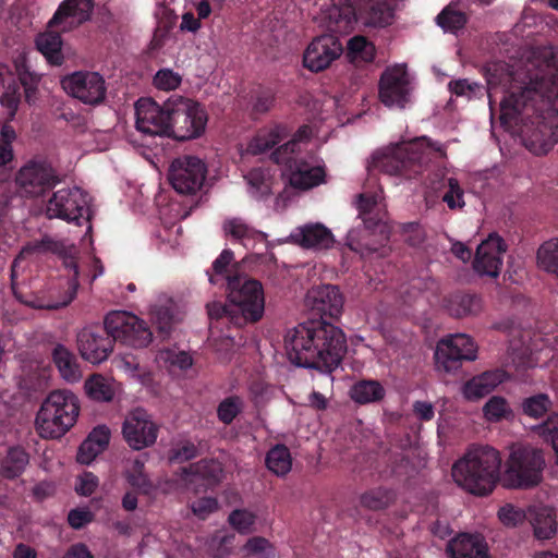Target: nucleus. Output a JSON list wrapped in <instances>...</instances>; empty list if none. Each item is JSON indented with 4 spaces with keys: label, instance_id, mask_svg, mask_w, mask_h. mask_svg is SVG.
Instances as JSON below:
<instances>
[{
    "label": "nucleus",
    "instance_id": "obj_7",
    "mask_svg": "<svg viewBox=\"0 0 558 558\" xmlns=\"http://www.w3.org/2000/svg\"><path fill=\"white\" fill-rule=\"evenodd\" d=\"M78 398L70 390L51 391L40 405L35 427L45 439H58L76 423L80 414Z\"/></svg>",
    "mask_w": 558,
    "mask_h": 558
},
{
    "label": "nucleus",
    "instance_id": "obj_12",
    "mask_svg": "<svg viewBox=\"0 0 558 558\" xmlns=\"http://www.w3.org/2000/svg\"><path fill=\"white\" fill-rule=\"evenodd\" d=\"M60 182L56 169L44 159H31L15 174L21 196L37 198L50 192Z\"/></svg>",
    "mask_w": 558,
    "mask_h": 558
},
{
    "label": "nucleus",
    "instance_id": "obj_29",
    "mask_svg": "<svg viewBox=\"0 0 558 558\" xmlns=\"http://www.w3.org/2000/svg\"><path fill=\"white\" fill-rule=\"evenodd\" d=\"M291 236L295 243L305 248H328L333 243L331 231L322 223L305 225Z\"/></svg>",
    "mask_w": 558,
    "mask_h": 558
},
{
    "label": "nucleus",
    "instance_id": "obj_14",
    "mask_svg": "<svg viewBox=\"0 0 558 558\" xmlns=\"http://www.w3.org/2000/svg\"><path fill=\"white\" fill-rule=\"evenodd\" d=\"M476 357L477 345L465 333L449 335L440 339L435 350L436 366L446 373H453L463 362L474 361Z\"/></svg>",
    "mask_w": 558,
    "mask_h": 558
},
{
    "label": "nucleus",
    "instance_id": "obj_15",
    "mask_svg": "<svg viewBox=\"0 0 558 558\" xmlns=\"http://www.w3.org/2000/svg\"><path fill=\"white\" fill-rule=\"evenodd\" d=\"M135 126L143 136L168 137L170 106L168 100L159 105L151 98H140L135 104Z\"/></svg>",
    "mask_w": 558,
    "mask_h": 558
},
{
    "label": "nucleus",
    "instance_id": "obj_43",
    "mask_svg": "<svg viewBox=\"0 0 558 558\" xmlns=\"http://www.w3.org/2000/svg\"><path fill=\"white\" fill-rule=\"evenodd\" d=\"M484 417L490 423H498L512 415V410L506 398L493 396L483 407Z\"/></svg>",
    "mask_w": 558,
    "mask_h": 558
},
{
    "label": "nucleus",
    "instance_id": "obj_22",
    "mask_svg": "<svg viewBox=\"0 0 558 558\" xmlns=\"http://www.w3.org/2000/svg\"><path fill=\"white\" fill-rule=\"evenodd\" d=\"M507 246L497 233L490 234L476 250L473 268L480 275L498 277L502 266V255Z\"/></svg>",
    "mask_w": 558,
    "mask_h": 558
},
{
    "label": "nucleus",
    "instance_id": "obj_19",
    "mask_svg": "<svg viewBox=\"0 0 558 558\" xmlns=\"http://www.w3.org/2000/svg\"><path fill=\"white\" fill-rule=\"evenodd\" d=\"M122 433L131 448L141 450L156 442L158 426L144 409L137 408L125 417Z\"/></svg>",
    "mask_w": 558,
    "mask_h": 558
},
{
    "label": "nucleus",
    "instance_id": "obj_25",
    "mask_svg": "<svg viewBox=\"0 0 558 558\" xmlns=\"http://www.w3.org/2000/svg\"><path fill=\"white\" fill-rule=\"evenodd\" d=\"M327 19L329 29L339 34H349L360 25L359 9L351 0L333 3L327 11Z\"/></svg>",
    "mask_w": 558,
    "mask_h": 558
},
{
    "label": "nucleus",
    "instance_id": "obj_20",
    "mask_svg": "<svg viewBox=\"0 0 558 558\" xmlns=\"http://www.w3.org/2000/svg\"><path fill=\"white\" fill-rule=\"evenodd\" d=\"M63 266L72 271V275L62 283L59 284L58 289H51L49 291L48 299L37 298L31 305L34 308L40 310H58L68 306L76 296L78 289V265L74 256L64 255Z\"/></svg>",
    "mask_w": 558,
    "mask_h": 558
},
{
    "label": "nucleus",
    "instance_id": "obj_13",
    "mask_svg": "<svg viewBox=\"0 0 558 558\" xmlns=\"http://www.w3.org/2000/svg\"><path fill=\"white\" fill-rule=\"evenodd\" d=\"M49 219L59 218L68 222L82 225V219L89 221V196L80 187H64L56 191L46 206Z\"/></svg>",
    "mask_w": 558,
    "mask_h": 558
},
{
    "label": "nucleus",
    "instance_id": "obj_53",
    "mask_svg": "<svg viewBox=\"0 0 558 558\" xmlns=\"http://www.w3.org/2000/svg\"><path fill=\"white\" fill-rule=\"evenodd\" d=\"M437 24L446 32H457L468 22L464 13L449 8L444 9L436 17Z\"/></svg>",
    "mask_w": 558,
    "mask_h": 558
},
{
    "label": "nucleus",
    "instance_id": "obj_58",
    "mask_svg": "<svg viewBox=\"0 0 558 558\" xmlns=\"http://www.w3.org/2000/svg\"><path fill=\"white\" fill-rule=\"evenodd\" d=\"M20 100V85L13 81L7 85L5 90L0 97V102L9 110V114L13 117L19 108Z\"/></svg>",
    "mask_w": 558,
    "mask_h": 558
},
{
    "label": "nucleus",
    "instance_id": "obj_64",
    "mask_svg": "<svg viewBox=\"0 0 558 558\" xmlns=\"http://www.w3.org/2000/svg\"><path fill=\"white\" fill-rule=\"evenodd\" d=\"M98 486V477L90 472H85L75 485L78 495L90 496Z\"/></svg>",
    "mask_w": 558,
    "mask_h": 558
},
{
    "label": "nucleus",
    "instance_id": "obj_1",
    "mask_svg": "<svg viewBox=\"0 0 558 558\" xmlns=\"http://www.w3.org/2000/svg\"><path fill=\"white\" fill-rule=\"evenodd\" d=\"M545 64L519 93L500 101V121L505 125L531 120L535 128L526 135V147L536 155L547 154L558 143V56L550 50Z\"/></svg>",
    "mask_w": 558,
    "mask_h": 558
},
{
    "label": "nucleus",
    "instance_id": "obj_60",
    "mask_svg": "<svg viewBox=\"0 0 558 558\" xmlns=\"http://www.w3.org/2000/svg\"><path fill=\"white\" fill-rule=\"evenodd\" d=\"M449 90L456 96H465L471 98L483 89L478 83H471L465 78L450 81L448 84Z\"/></svg>",
    "mask_w": 558,
    "mask_h": 558
},
{
    "label": "nucleus",
    "instance_id": "obj_45",
    "mask_svg": "<svg viewBox=\"0 0 558 558\" xmlns=\"http://www.w3.org/2000/svg\"><path fill=\"white\" fill-rule=\"evenodd\" d=\"M16 72L20 84L24 88L25 100L31 105L36 100L40 76L35 72H31L25 63L17 64Z\"/></svg>",
    "mask_w": 558,
    "mask_h": 558
},
{
    "label": "nucleus",
    "instance_id": "obj_33",
    "mask_svg": "<svg viewBox=\"0 0 558 558\" xmlns=\"http://www.w3.org/2000/svg\"><path fill=\"white\" fill-rule=\"evenodd\" d=\"M447 307L451 316L462 318L475 316L482 312V298L475 293L457 292L447 301Z\"/></svg>",
    "mask_w": 558,
    "mask_h": 558
},
{
    "label": "nucleus",
    "instance_id": "obj_32",
    "mask_svg": "<svg viewBox=\"0 0 558 558\" xmlns=\"http://www.w3.org/2000/svg\"><path fill=\"white\" fill-rule=\"evenodd\" d=\"M52 361L61 377L68 383H77L82 378V371L77 357L62 344L52 350Z\"/></svg>",
    "mask_w": 558,
    "mask_h": 558
},
{
    "label": "nucleus",
    "instance_id": "obj_4",
    "mask_svg": "<svg viewBox=\"0 0 558 558\" xmlns=\"http://www.w3.org/2000/svg\"><path fill=\"white\" fill-rule=\"evenodd\" d=\"M430 155L421 140H414L374 154L368 169L409 180L420 177L427 189L437 192L444 189L448 179L442 168L430 163Z\"/></svg>",
    "mask_w": 558,
    "mask_h": 558
},
{
    "label": "nucleus",
    "instance_id": "obj_5",
    "mask_svg": "<svg viewBox=\"0 0 558 558\" xmlns=\"http://www.w3.org/2000/svg\"><path fill=\"white\" fill-rule=\"evenodd\" d=\"M500 452L489 446L470 448L454 462L452 477L458 486L474 496H487L493 493L500 480Z\"/></svg>",
    "mask_w": 558,
    "mask_h": 558
},
{
    "label": "nucleus",
    "instance_id": "obj_41",
    "mask_svg": "<svg viewBox=\"0 0 558 558\" xmlns=\"http://www.w3.org/2000/svg\"><path fill=\"white\" fill-rule=\"evenodd\" d=\"M536 258L541 269L558 278V239L544 242L537 250Z\"/></svg>",
    "mask_w": 558,
    "mask_h": 558
},
{
    "label": "nucleus",
    "instance_id": "obj_34",
    "mask_svg": "<svg viewBox=\"0 0 558 558\" xmlns=\"http://www.w3.org/2000/svg\"><path fill=\"white\" fill-rule=\"evenodd\" d=\"M29 463V454L22 446H12L0 462V474L7 480L20 477Z\"/></svg>",
    "mask_w": 558,
    "mask_h": 558
},
{
    "label": "nucleus",
    "instance_id": "obj_31",
    "mask_svg": "<svg viewBox=\"0 0 558 558\" xmlns=\"http://www.w3.org/2000/svg\"><path fill=\"white\" fill-rule=\"evenodd\" d=\"M233 260L234 253L230 248H225L213 262L211 270H207L209 282L214 286L229 287V279L240 275L238 265Z\"/></svg>",
    "mask_w": 558,
    "mask_h": 558
},
{
    "label": "nucleus",
    "instance_id": "obj_37",
    "mask_svg": "<svg viewBox=\"0 0 558 558\" xmlns=\"http://www.w3.org/2000/svg\"><path fill=\"white\" fill-rule=\"evenodd\" d=\"M553 405L554 403L547 393L538 392L522 399L520 408L523 415L533 420H543L555 412Z\"/></svg>",
    "mask_w": 558,
    "mask_h": 558
},
{
    "label": "nucleus",
    "instance_id": "obj_26",
    "mask_svg": "<svg viewBox=\"0 0 558 558\" xmlns=\"http://www.w3.org/2000/svg\"><path fill=\"white\" fill-rule=\"evenodd\" d=\"M508 375L504 369L486 371L468 380L462 388L463 396L469 401H476L490 393L498 385L507 380Z\"/></svg>",
    "mask_w": 558,
    "mask_h": 558
},
{
    "label": "nucleus",
    "instance_id": "obj_55",
    "mask_svg": "<svg viewBox=\"0 0 558 558\" xmlns=\"http://www.w3.org/2000/svg\"><path fill=\"white\" fill-rule=\"evenodd\" d=\"M198 454L197 447L190 440L177 444L169 451V461L173 463H182L196 458Z\"/></svg>",
    "mask_w": 558,
    "mask_h": 558
},
{
    "label": "nucleus",
    "instance_id": "obj_17",
    "mask_svg": "<svg viewBox=\"0 0 558 558\" xmlns=\"http://www.w3.org/2000/svg\"><path fill=\"white\" fill-rule=\"evenodd\" d=\"M63 89L87 105H99L106 98L104 77L97 72H75L62 80Z\"/></svg>",
    "mask_w": 558,
    "mask_h": 558
},
{
    "label": "nucleus",
    "instance_id": "obj_24",
    "mask_svg": "<svg viewBox=\"0 0 558 558\" xmlns=\"http://www.w3.org/2000/svg\"><path fill=\"white\" fill-rule=\"evenodd\" d=\"M357 9L364 27H385L393 19V0H360Z\"/></svg>",
    "mask_w": 558,
    "mask_h": 558
},
{
    "label": "nucleus",
    "instance_id": "obj_27",
    "mask_svg": "<svg viewBox=\"0 0 558 558\" xmlns=\"http://www.w3.org/2000/svg\"><path fill=\"white\" fill-rule=\"evenodd\" d=\"M450 558H488L487 544L481 535L460 534L447 546Z\"/></svg>",
    "mask_w": 558,
    "mask_h": 558
},
{
    "label": "nucleus",
    "instance_id": "obj_2",
    "mask_svg": "<svg viewBox=\"0 0 558 558\" xmlns=\"http://www.w3.org/2000/svg\"><path fill=\"white\" fill-rule=\"evenodd\" d=\"M291 363L331 374L347 352L345 335L326 319L311 318L289 330L284 337Z\"/></svg>",
    "mask_w": 558,
    "mask_h": 558
},
{
    "label": "nucleus",
    "instance_id": "obj_8",
    "mask_svg": "<svg viewBox=\"0 0 558 558\" xmlns=\"http://www.w3.org/2000/svg\"><path fill=\"white\" fill-rule=\"evenodd\" d=\"M271 160L283 165V174L292 187L306 191L325 182L323 166L314 163L313 155L296 153V141H288L271 153Z\"/></svg>",
    "mask_w": 558,
    "mask_h": 558
},
{
    "label": "nucleus",
    "instance_id": "obj_16",
    "mask_svg": "<svg viewBox=\"0 0 558 558\" xmlns=\"http://www.w3.org/2000/svg\"><path fill=\"white\" fill-rule=\"evenodd\" d=\"M207 168L195 156H182L174 159L169 168L168 180L180 194H195L206 179Z\"/></svg>",
    "mask_w": 558,
    "mask_h": 558
},
{
    "label": "nucleus",
    "instance_id": "obj_61",
    "mask_svg": "<svg viewBox=\"0 0 558 558\" xmlns=\"http://www.w3.org/2000/svg\"><path fill=\"white\" fill-rule=\"evenodd\" d=\"M191 508L196 517L205 520L210 513L218 509V501L214 497H203L195 500Z\"/></svg>",
    "mask_w": 558,
    "mask_h": 558
},
{
    "label": "nucleus",
    "instance_id": "obj_50",
    "mask_svg": "<svg viewBox=\"0 0 558 558\" xmlns=\"http://www.w3.org/2000/svg\"><path fill=\"white\" fill-rule=\"evenodd\" d=\"M228 522L238 533L247 535L254 531L256 515L246 509H235L229 514Z\"/></svg>",
    "mask_w": 558,
    "mask_h": 558
},
{
    "label": "nucleus",
    "instance_id": "obj_48",
    "mask_svg": "<svg viewBox=\"0 0 558 558\" xmlns=\"http://www.w3.org/2000/svg\"><path fill=\"white\" fill-rule=\"evenodd\" d=\"M243 408V400L239 396L227 397L217 407V417L225 425H230Z\"/></svg>",
    "mask_w": 558,
    "mask_h": 558
},
{
    "label": "nucleus",
    "instance_id": "obj_56",
    "mask_svg": "<svg viewBox=\"0 0 558 558\" xmlns=\"http://www.w3.org/2000/svg\"><path fill=\"white\" fill-rule=\"evenodd\" d=\"M498 518L506 526L514 527L524 522L526 513L523 509L507 504L499 509Z\"/></svg>",
    "mask_w": 558,
    "mask_h": 558
},
{
    "label": "nucleus",
    "instance_id": "obj_18",
    "mask_svg": "<svg viewBox=\"0 0 558 558\" xmlns=\"http://www.w3.org/2000/svg\"><path fill=\"white\" fill-rule=\"evenodd\" d=\"M379 99L387 107L403 109L410 97V78L405 65L387 68L380 75Z\"/></svg>",
    "mask_w": 558,
    "mask_h": 558
},
{
    "label": "nucleus",
    "instance_id": "obj_62",
    "mask_svg": "<svg viewBox=\"0 0 558 558\" xmlns=\"http://www.w3.org/2000/svg\"><path fill=\"white\" fill-rule=\"evenodd\" d=\"M208 316L211 319H220L223 317L229 318L230 323L234 325V315L232 303L223 304L220 302H214L207 305Z\"/></svg>",
    "mask_w": 558,
    "mask_h": 558
},
{
    "label": "nucleus",
    "instance_id": "obj_28",
    "mask_svg": "<svg viewBox=\"0 0 558 558\" xmlns=\"http://www.w3.org/2000/svg\"><path fill=\"white\" fill-rule=\"evenodd\" d=\"M221 474L222 466L214 459H202L180 470L181 481L184 482L185 485L194 484L198 480L206 481L207 485H214L220 481Z\"/></svg>",
    "mask_w": 558,
    "mask_h": 558
},
{
    "label": "nucleus",
    "instance_id": "obj_35",
    "mask_svg": "<svg viewBox=\"0 0 558 558\" xmlns=\"http://www.w3.org/2000/svg\"><path fill=\"white\" fill-rule=\"evenodd\" d=\"M223 230L227 235L239 241L245 247L253 245L255 242H263L267 236L264 232L248 226L241 218H232L225 221Z\"/></svg>",
    "mask_w": 558,
    "mask_h": 558
},
{
    "label": "nucleus",
    "instance_id": "obj_46",
    "mask_svg": "<svg viewBox=\"0 0 558 558\" xmlns=\"http://www.w3.org/2000/svg\"><path fill=\"white\" fill-rule=\"evenodd\" d=\"M535 432L547 442H550L556 454L555 463L558 465V412L550 413L535 427Z\"/></svg>",
    "mask_w": 558,
    "mask_h": 558
},
{
    "label": "nucleus",
    "instance_id": "obj_6",
    "mask_svg": "<svg viewBox=\"0 0 558 558\" xmlns=\"http://www.w3.org/2000/svg\"><path fill=\"white\" fill-rule=\"evenodd\" d=\"M94 5V0H63L59 4L48 22V29L36 38L38 51L51 65L59 66L64 61L61 33L70 32L87 22Z\"/></svg>",
    "mask_w": 558,
    "mask_h": 558
},
{
    "label": "nucleus",
    "instance_id": "obj_23",
    "mask_svg": "<svg viewBox=\"0 0 558 558\" xmlns=\"http://www.w3.org/2000/svg\"><path fill=\"white\" fill-rule=\"evenodd\" d=\"M307 301L313 313L320 316L319 319L338 317L343 306V299L339 289L331 284L313 289L307 295Z\"/></svg>",
    "mask_w": 558,
    "mask_h": 558
},
{
    "label": "nucleus",
    "instance_id": "obj_38",
    "mask_svg": "<svg viewBox=\"0 0 558 558\" xmlns=\"http://www.w3.org/2000/svg\"><path fill=\"white\" fill-rule=\"evenodd\" d=\"M531 524L534 530V535L538 539H549L557 531L556 515L553 509L543 507L535 511L531 517Z\"/></svg>",
    "mask_w": 558,
    "mask_h": 558
},
{
    "label": "nucleus",
    "instance_id": "obj_3",
    "mask_svg": "<svg viewBox=\"0 0 558 558\" xmlns=\"http://www.w3.org/2000/svg\"><path fill=\"white\" fill-rule=\"evenodd\" d=\"M151 339L153 333L145 322L131 313L114 311L107 314L104 327H85L76 340L81 356L99 364L109 357L116 341L132 348H145Z\"/></svg>",
    "mask_w": 558,
    "mask_h": 558
},
{
    "label": "nucleus",
    "instance_id": "obj_57",
    "mask_svg": "<svg viewBox=\"0 0 558 558\" xmlns=\"http://www.w3.org/2000/svg\"><path fill=\"white\" fill-rule=\"evenodd\" d=\"M181 84V76L170 69H161L154 76V85L161 90H173Z\"/></svg>",
    "mask_w": 558,
    "mask_h": 558
},
{
    "label": "nucleus",
    "instance_id": "obj_9",
    "mask_svg": "<svg viewBox=\"0 0 558 558\" xmlns=\"http://www.w3.org/2000/svg\"><path fill=\"white\" fill-rule=\"evenodd\" d=\"M227 298L235 312L234 325L242 327L258 322L265 311V296L262 283L243 275L229 279Z\"/></svg>",
    "mask_w": 558,
    "mask_h": 558
},
{
    "label": "nucleus",
    "instance_id": "obj_52",
    "mask_svg": "<svg viewBox=\"0 0 558 558\" xmlns=\"http://www.w3.org/2000/svg\"><path fill=\"white\" fill-rule=\"evenodd\" d=\"M243 550L257 558H275L276 549L274 545L263 536H254L247 539Z\"/></svg>",
    "mask_w": 558,
    "mask_h": 558
},
{
    "label": "nucleus",
    "instance_id": "obj_30",
    "mask_svg": "<svg viewBox=\"0 0 558 558\" xmlns=\"http://www.w3.org/2000/svg\"><path fill=\"white\" fill-rule=\"evenodd\" d=\"M291 130L284 124H275L259 130L248 144L253 155L264 154L290 135Z\"/></svg>",
    "mask_w": 558,
    "mask_h": 558
},
{
    "label": "nucleus",
    "instance_id": "obj_40",
    "mask_svg": "<svg viewBox=\"0 0 558 558\" xmlns=\"http://www.w3.org/2000/svg\"><path fill=\"white\" fill-rule=\"evenodd\" d=\"M266 465L269 471L278 476L288 474L292 466V458L286 445L274 446L266 454Z\"/></svg>",
    "mask_w": 558,
    "mask_h": 558
},
{
    "label": "nucleus",
    "instance_id": "obj_44",
    "mask_svg": "<svg viewBox=\"0 0 558 558\" xmlns=\"http://www.w3.org/2000/svg\"><path fill=\"white\" fill-rule=\"evenodd\" d=\"M86 395L95 401H110L113 398V390L101 375L90 376L84 385Z\"/></svg>",
    "mask_w": 558,
    "mask_h": 558
},
{
    "label": "nucleus",
    "instance_id": "obj_10",
    "mask_svg": "<svg viewBox=\"0 0 558 558\" xmlns=\"http://www.w3.org/2000/svg\"><path fill=\"white\" fill-rule=\"evenodd\" d=\"M506 466L504 478L506 487L532 488L543 480L544 453L531 446H520L511 451Z\"/></svg>",
    "mask_w": 558,
    "mask_h": 558
},
{
    "label": "nucleus",
    "instance_id": "obj_11",
    "mask_svg": "<svg viewBox=\"0 0 558 558\" xmlns=\"http://www.w3.org/2000/svg\"><path fill=\"white\" fill-rule=\"evenodd\" d=\"M168 106L171 113L168 137L184 142L205 132L208 116L201 104L189 98L170 97Z\"/></svg>",
    "mask_w": 558,
    "mask_h": 558
},
{
    "label": "nucleus",
    "instance_id": "obj_49",
    "mask_svg": "<svg viewBox=\"0 0 558 558\" xmlns=\"http://www.w3.org/2000/svg\"><path fill=\"white\" fill-rule=\"evenodd\" d=\"M348 54L352 59L372 62L375 58V47L363 36H354L348 41Z\"/></svg>",
    "mask_w": 558,
    "mask_h": 558
},
{
    "label": "nucleus",
    "instance_id": "obj_59",
    "mask_svg": "<svg viewBox=\"0 0 558 558\" xmlns=\"http://www.w3.org/2000/svg\"><path fill=\"white\" fill-rule=\"evenodd\" d=\"M245 179L248 185L255 190L253 193L258 194L260 197L268 196L270 194V185L262 169H252Z\"/></svg>",
    "mask_w": 558,
    "mask_h": 558
},
{
    "label": "nucleus",
    "instance_id": "obj_63",
    "mask_svg": "<svg viewBox=\"0 0 558 558\" xmlns=\"http://www.w3.org/2000/svg\"><path fill=\"white\" fill-rule=\"evenodd\" d=\"M126 480L132 487L137 488L142 494L148 495L154 489V485L144 472H129Z\"/></svg>",
    "mask_w": 558,
    "mask_h": 558
},
{
    "label": "nucleus",
    "instance_id": "obj_21",
    "mask_svg": "<svg viewBox=\"0 0 558 558\" xmlns=\"http://www.w3.org/2000/svg\"><path fill=\"white\" fill-rule=\"evenodd\" d=\"M340 40L332 35L314 38L303 53V65L313 73H318L331 65L342 53Z\"/></svg>",
    "mask_w": 558,
    "mask_h": 558
},
{
    "label": "nucleus",
    "instance_id": "obj_36",
    "mask_svg": "<svg viewBox=\"0 0 558 558\" xmlns=\"http://www.w3.org/2000/svg\"><path fill=\"white\" fill-rule=\"evenodd\" d=\"M386 390L376 379H361L350 389V398L359 404L379 402L385 398Z\"/></svg>",
    "mask_w": 558,
    "mask_h": 558
},
{
    "label": "nucleus",
    "instance_id": "obj_39",
    "mask_svg": "<svg viewBox=\"0 0 558 558\" xmlns=\"http://www.w3.org/2000/svg\"><path fill=\"white\" fill-rule=\"evenodd\" d=\"M396 499L393 490L385 487H375L360 496V505L372 511L387 509Z\"/></svg>",
    "mask_w": 558,
    "mask_h": 558
},
{
    "label": "nucleus",
    "instance_id": "obj_47",
    "mask_svg": "<svg viewBox=\"0 0 558 558\" xmlns=\"http://www.w3.org/2000/svg\"><path fill=\"white\" fill-rule=\"evenodd\" d=\"M441 199L451 210H461L465 206L464 190L456 178H448Z\"/></svg>",
    "mask_w": 558,
    "mask_h": 558
},
{
    "label": "nucleus",
    "instance_id": "obj_51",
    "mask_svg": "<svg viewBox=\"0 0 558 558\" xmlns=\"http://www.w3.org/2000/svg\"><path fill=\"white\" fill-rule=\"evenodd\" d=\"M153 322L157 328L159 336L166 339L170 336L174 324V315L169 306H155L151 312Z\"/></svg>",
    "mask_w": 558,
    "mask_h": 558
},
{
    "label": "nucleus",
    "instance_id": "obj_42",
    "mask_svg": "<svg viewBox=\"0 0 558 558\" xmlns=\"http://www.w3.org/2000/svg\"><path fill=\"white\" fill-rule=\"evenodd\" d=\"M377 204L378 196L374 193H361L357 195L356 208L359 217L367 229H374L379 222L378 216L374 215Z\"/></svg>",
    "mask_w": 558,
    "mask_h": 558
},
{
    "label": "nucleus",
    "instance_id": "obj_54",
    "mask_svg": "<svg viewBox=\"0 0 558 558\" xmlns=\"http://www.w3.org/2000/svg\"><path fill=\"white\" fill-rule=\"evenodd\" d=\"M63 244L61 242L54 241L50 236H44L41 240H36L28 242L25 246H23L21 251V255H31L35 253H46L51 252L61 255L63 252Z\"/></svg>",
    "mask_w": 558,
    "mask_h": 558
}]
</instances>
